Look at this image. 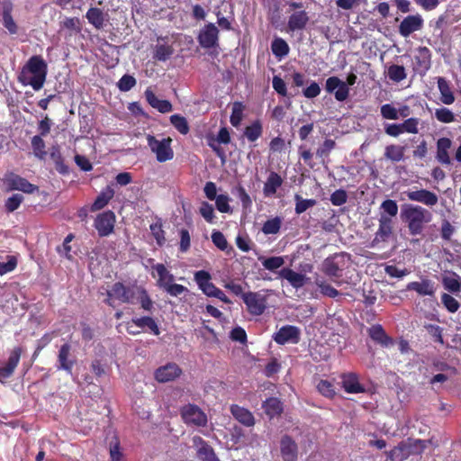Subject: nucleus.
<instances>
[{"label": "nucleus", "mask_w": 461, "mask_h": 461, "mask_svg": "<svg viewBox=\"0 0 461 461\" xmlns=\"http://www.w3.org/2000/svg\"><path fill=\"white\" fill-rule=\"evenodd\" d=\"M131 323L140 329L147 327L154 335L158 336L160 334L159 328L152 317L143 316L140 318H133Z\"/></svg>", "instance_id": "nucleus-39"}, {"label": "nucleus", "mask_w": 461, "mask_h": 461, "mask_svg": "<svg viewBox=\"0 0 461 461\" xmlns=\"http://www.w3.org/2000/svg\"><path fill=\"white\" fill-rule=\"evenodd\" d=\"M262 408L269 418H274L282 413L283 403L277 398L270 397L263 402Z\"/></svg>", "instance_id": "nucleus-36"}, {"label": "nucleus", "mask_w": 461, "mask_h": 461, "mask_svg": "<svg viewBox=\"0 0 461 461\" xmlns=\"http://www.w3.org/2000/svg\"><path fill=\"white\" fill-rule=\"evenodd\" d=\"M48 73V65L40 55L32 56L23 67L18 80L23 86H31L33 90L42 88Z\"/></svg>", "instance_id": "nucleus-1"}, {"label": "nucleus", "mask_w": 461, "mask_h": 461, "mask_svg": "<svg viewBox=\"0 0 461 461\" xmlns=\"http://www.w3.org/2000/svg\"><path fill=\"white\" fill-rule=\"evenodd\" d=\"M387 76L392 81L399 83L406 78L407 74L403 66L393 64L388 68Z\"/></svg>", "instance_id": "nucleus-47"}, {"label": "nucleus", "mask_w": 461, "mask_h": 461, "mask_svg": "<svg viewBox=\"0 0 461 461\" xmlns=\"http://www.w3.org/2000/svg\"><path fill=\"white\" fill-rule=\"evenodd\" d=\"M107 14H105L101 8L91 7L86 14V18L88 23L92 24L96 30H102L104 25Z\"/></svg>", "instance_id": "nucleus-29"}, {"label": "nucleus", "mask_w": 461, "mask_h": 461, "mask_svg": "<svg viewBox=\"0 0 461 461\" xmlns=\"http://www.w3.org/2000/svg\"><path fill=\"white\" fill-rule=\"evenodd\" d=\"M116 217L113 212L105 211L99 213L95 220L94 226L96 229L100 237H106L113 232Z\"/></svg>", "instance_id": "nucleus-11"}, {"label": "nucleus", "mask_w": 461, "mask_h": 461, "mask_svg": "<svg viewBox=\"0 0 461 461\" xmlns=\"http://www.w3.org/2000/svg\"><path fill=\"white\" fill-rule=\"evenodd\" d=\"M61 29H67L68 31L75 32L77 33L81 32V23L80 20L77 17H66L60 23Z\"/></svg>", "instance_id": "nucleus-54"}, {"label": "nucleus", "mask_w": 461, "mask_h": 461, "mask_svg": "<svg viewBox=\"0 0 461 461\" xmlns=\"http://www.w3.org/2000/svg\"><path fill=\"white\" fill-rule=\"evenodd\" d=\"M181 417L186 425L204 427L207 424L206 414L194 404H187L180 410Z\"/></svg>", "instance_id": "nucleus-8"}, {"label": "nucleus", "mask_w": 461, "mask_h": 461, "mask_svg": "<svg viewBox=\"0 0 461 461\" xmlns=\"http://www.w3.org/2000/svg\"><path fill=\"white\" fill-rule=\"evenodd\" d=\"M72 347L69 343L66 342L60 346L56 367L58 370H63L67 374L71 375L74 366L77 363L76 357L71 352Z\"/></svg>", "instance_id": "nucleus-10"}, {"label": "nucleus", "mask_w": 461, "mask_h": 461, "mask_svg": "<svg viewBox=\"0 0 461 461\" xmlns=\"http://www.w3.org/2000/svg\"><path fill=\"white\" fill-rule=\"evenodd\" d=\"M263 133V126L260 120L253 121L249 125L245 127L244 136L249 142H255Z\"/></svg>", "instance_id": "nucleus-37"}, {"label": "nucleus", "mask_w": 461, "mask_h": 461, "mask_svg": "<svg viewBox=\"0 0 461 461\" xmlns=\"http://www.w3.org/2000/svg\"><path fill=\"white\" fill-rule=\"evenodd\" d=\"M432 218V213L421 205L405 203L402 206L401 219L407 224L409 233L412 236L420 235Z\"/></svg>", "instance_id": "nucleus-2"}, {"label": "nucleus", "mask_w": 461, "mask_h": 461, "mask_svg": "<svg viewBox=\"0 0 461 461\" xmlns=\"http://www.w3.org/2000/svg\"><path fill=\"white\" fill-rule=\"evenodd\" d=\"M431 68V51L428 47L420 46L416 49L413 56L412 69L423 77Z\"/></svg>", "instance_id": "nucleus-9"}, {"label": "nucleus", "mask_w": 461, "mask_h": 461, "mask_svg": "<svg viewBox=\"0 0 461 461\" xmlns=\"http://www.w3.org/2000/svg\"><path fill=\"white\" fill-rule=\"evenodd\" d=\"M152 268L157 272L158 277L157 285L160 288H164L168 283H172L174 281V276L167 269L163 264L158 263L154 265Z\"/></svg>", "instance_id": "nucleus-38"}, {"label": "nucleus", "mask_w": 461, "mask_h": 461, "mask_svg": "<svg viewBox=\"0 0 461 461\" xmlns=\"http://www.w3.org/2000/svg\"><path fill=\"white\" fill-rule=\"evenodd\" d=\"M171 124L183 135L189 132L190 127L185 117L180 114H173L170 116Z\"/></svg>", "instance_id": "nucleus-49"}, {"label": "nucleus", "mask_w": 461, "mask_h": 461, "mask_svg": "<svg viewBox=\"0 0 461 461\" xmlns=\"http://www.w3.org/2000/svg\"><path fill=\"white\" fill-rule=\"evenodd\" d=\"M435 118L443 123H450L455 121V115L448 108L442 107L436 109Z\"/></svg>", "instance_id": "nucleus-58"}, {"label": "nucleus", "mask_w": 461, "mask_h": 461, "mask_svg": "<svg viewBox=\"0 0 461 461\" xmlns=\"http://www.w3.org/2000/svg\"><path fill=\"white\" fill-rule=\"evenodd\" d=\"M406 147L401 145L391 144L384 149V158L393 163H397L404 158Z\"/></svg>", "instance_id": "nucleus-35"}, {"label": "nucleus", "mask_w": 461, "mask_h": 461, "mask_svg": "<svg viewBox=\"0 0 461 461\" xmlns=\"http://www.w3.org/2000/svg\"><path fill=\"white\" fill-rule=\"evenodd\" d=\"M346 258L350 256L347 253H336L328 257L321 265V271L330 278L342 276V271L346 267Z\"/></svg>", "instance_id": "nucleus-6"}, {"label": "nucleus", "mask_w": 461, "mask_h": 461, "mask_svg": "<svg viewBox=\"0 0 461 461\" xmlns=\"http://www.w3.org/2000/svg\"><path fill=\"white\" fill-rule=\"evenodd\" d=\"M114 195V190L111 185H107L97 195L95 202L91 205V211L95 212L104 208Z\"/></svg>", "instance_id": "nucleus-32"}, {"label": "nucleus", "mask_w": 461, "mask_h": 461, "mask_svg": "<svg viewBox=\"0 0 461 461\" xmlns=\"http://www.w3.org/2000/svg\"><path fill=\"white\" fill-rule=\"evenodd\" d=\"M12 10L13 5L11 3L5 5L2 13L3 23L11 34H15L17 32V25L13 19Z\"/></svg>", "instance_id": "nucleus-44"}, {"label": "nucleus", "mask_w": 461, "mask_h": 461, "mask_svg": "<svg viewBox=\"0 0 461 461\" xmlns=\"http://www.w3.org/2000/svg\"><path fill=\"white\" fill-rule=\"evenodd\" d=\"M407 290L415 291L419 295L421 296H433L436 292L434 283L428 278L422 279L420 282L413 281L409 283L407 285Z\"/></svg>", "instance_id": "nucleus-25"}, {"label": "nucleus", "mask_w": 461, "mask_h": 461, "mask_svg": "<svg viewBox=\"0 0 461 461\" xmlns=\"http://www.w3.org/2000/svg\"><path fill=\"white\" fill-rule=\"evenodd\" d=\"M23 201V196L20 194H14L5 203V209L7 212H13L17 210Z\"/></svg>", "instance_id": "nucleus-57"}, {"label": "nucleus", "mask_w": 461, "mask_h": 461, "mask_svg": "<svg viewBox=\"0 0 461 461\" xmlns=\"http://www.w3.org/2000/svg\"><path fill=\"white\" fill-rule=\"evenodd\" d=\"M273 339L278 345L297 344L300 340V330L296 326L285 325L274 334Z\"/></svg>", "instance_id": "nucleus-15"}, {"label": "nucleus", "mask_w": 461, "mask_h": 461, "mask_svg": "<svg viewBox=\"0 0 461 461\" xmlns=\"http://www.w3.org/2000/svg\"><path fill=\"white\" fill-rule=\"evenodd\" d=\"M381 210L383 211L381 214H384L387 217H390L391 219L393 217H395L398 213V204L396 201L392 199H386L384 200L380 206Z\"/></svg>", "instance_id": "nucleus-52"}, {"label": "nucleus", "mask_w": 461, "mask_h": 461, "mask_svg": "<svg viewBox=\"0 0 461 461\" xmlns=\"http://www.w3.org/2000/svg\"><path fill=\"white\" fill-rule=\"evenodd\" d=\"M32 147L34 151V154L40 158H42L46 155L45 142L41 136L36 135L32 137Z\"/></svg>", "instance_id": "nucleus-61"}, {"label": "nucleus", "mask_w": 461, "mask_h": 461, "mask_svg": "<svg viewBox=\"0 0 461 461\" xmlns=\"http://www.w3.org/2000/svg\"><path fill=\"white\" fill-rule=\"evenodd\" d=\"M282 226V219L278 216L266 221L262 226V232L266 235L276 234Z\"/></svg>", "instance_id": "nucleus-48"}, {"label": "nucleus", "mask_w": 461, "mask_h": 461, "mask_svg": "<svg viewBox=\"0 0 461 461\" xmlns=\"http://www.w3.org/2000/svg\"><path fill=\"white\" fill-rule=\"evenodd\" d=\"M280 276L286 279L294 288L303 287L305 285L306 276L303 274L297 273L291 268H283Z\"/></svg>", "instance_id": "nucleus-33"}, {"label": "nucleus", "mask_w": 461, "mask_h": 461, "mask_svg": "<svg viewBox=\"0 0 461 461\" xmlns=\"http://www.w3.org/2000/svg\"><path fill=\"white\" fill-rule=\"evenodd\" d=\"M211 279L210 273L205 270H199L194 273V281L198 287L205 295L213 297L219 288L211 282Z\"/></svg>", "instance_id": "nucleus-21"}, {"label": "nucleus", "mask_w": 461, "mask_h": 461, "mask_svg": "<svg viewBox=\"0 0 461 461\" xmlns=\"http://www.w3.org/2000/svg\"><path fill=\"white\" fill-rule=\"evenodd\" d=\"M2 181L5 192L18 190L25 194H32L38 190L37 185L31 184L27 179L14 172L5 173Z\"/></svg>", "instance_id": "nucleus-5"}, {"label": "nucleus", "mask_w": 461, "mask_h": 461, "mask_svg": "<svg viewBox=\"0 0 461 461\" xmlns=\"http://www.w3.org/2000/svg\"><path fill=\"white\" fill-rule=\"evenodd\" d=\"M197 41L203 49H211L218 46L219 30L214 23H207L200 31Z\"/></svg>", "instance_id": "nucleus-12"}, {"label": "nucleus", "mask_w": 461, "mask_h": 461, "mask_svg": "<svg viewBox=\"0 0 461 461\" xmlns=\"http://www.w3.org/2000/svg\"><path fill=\"white\" fill-rule=\"evenodd\" d=\"M315 283L320 292L327 297L335 298L339 294V292L337 289L323 280L317 279Z\"/></svg>", "instance_id": "nucleus-53"}, {"label": "nucleus", "mask_w": 461, "mask_h": 461, "mask_svg": "<svg viewBox=\"0 0 461 461\" xmlns=\"http://www.w3.org/2000/svg\"><path fill=\"white\" fill-rule=\"evenodd\" d=\"M387 458L391 461H403L409 456L408 446L405 442H400L390 451L386 452Z\"/></svg>", "instance_id": "nucleus-42"}, {"label": "nucleus", "mask_w": 461, "mask_h": 461, "mask_svg": "<svg viewBox=\"0 0 461 461\" xmlns=\"http://www.w3.org/2000/svg\"><path fill=\"white\" fill-rule=\"evenodd\" d=\"M316 387L318 392L327 398H333L336 393L334 384L328 380H320Z\"/></svg>", "instance_id": "nucleus-51"}, {"label": "nucleus", "mask_w": 461, "mask_h": 461, "mask_svg": "<svg viewBox=\"0 0 461 461\" xmlns=\"http://www.w3.org/2000/svg\"><path fill=\"white\" fill-rule=\"evenodd\" d=\"M149 228L153 237L157 241V244L158 246H163L166 241V238L165 231L162 228V223L160 221H157L152 223Z\"/></svg>", "instance_id": "nucleus-56"}, {"label": "nucleus", "mask_w": 461, "mask_h": 461, "mask_svg": "<svg viewBox=\"0 0 461 461\" xmlns=\"http://www.w3.org/2000/svg\"><path fill=\"white\" fill-rule=\"evenodd\" d=\"M135 85V77L128 74L123 75L117 83L118 88L122 92L130 91Z\"/></svg>", "instance_id": "nucleus-63"}, {"label": "nucleus", "mask_w": 461, "mask_h": 461, "mask_svg": "<svg viewBox=\"0 0 461 461\" xmlns=\"http://www.w3.org/2000/svg\"><path fill=\"white\" fill-rule=\"evenodd\" d=\"M181 368L176 363H168L155 371V379L159 383H167L180 376Z\"/></svg>", "instance_id": "nucleus-22"}, {"label": "nucleus", "mask_w": 461, "mask_h": 461, "mask_svg": "<svg viewBox=\"0 0 461 461\" xmlns=\"http://www.w3.org/2000/svg\"><path fill=\"white\" fill-rule=\"evenodd\" d=\"M258 259L261 261L263 267L269 271H275L285 264L284 258L279 256L267 258H258Z\"/></svg>", "instance_id": "nucleus-50"}, {"label": "nucleus", "mask_w": 461, "mask_h": 461, "mask_svg": "<svg viewBox=\"0 0 461 461\" xmlns=\"http://www.w3.org/2000/svg\"><path fill=\"white\" fill-rule=\"evenodd\" d=\"M367 332L371 339L382 348H390L394 344L393 339L387 335L384 329L380 324L372 325Z\"/></svg>", "instance_id": "nucleus-23"}, {"label": "nucleus", "mask_w": 461, "mask_h": 461, "mask_svg": "<svg viewBox=\"0 0 461 461\" xmlns=\"http://www.w3.org/2000/svg\"><path fill=\"white\" fill-rule=\"evenodd\" d=\"M378 221L379 227L371 241V248H376L381 242H386L393 234V219L381 214Z\"/></svg>", "instance_id": "nucleus-13"}, {"label": "nucleus", "mask_w": 461, "mask_h": 461, "mask_svg": "<svg viewBox=\"0 0 461 461\" xmlns=\"http://www.w3.org/2000/svg\"><path fill=\"white\" fill-rule=\"evenodd\" d=\"M230 412L233 417L242 425L252 427L255 424V418L250 411L238 404L230 406Z\"/></svg>", "instance_id": "nucleus-27"}, {"label": "nucleus", "mask_w": 461, "mask_h": 461, "mask_svg": "<svg viewBox=\"0 0 461 461\" xmlns=\"http://www.w3.org/2000/svg\"><path fill=\"white\" fill-rule=\"evenodd\" d=\"M107 296H114V299L123 303H133L135 292L132 286L125 285L122 282L113 285L111 290L106 292Z\"/></svg>", "instance_id": "nucleus-16"}, {"label": "nucleus", "mask_w": 461, "mask_h": 461, "mask_svg": "<svg viewBox=\"0 0 461 461\" xmlns=\"http://www.w3.org/2000/svg\"><path fill=\"white\" fill-rule=\"evenodd\" d=\"M248 312L254 316L262 315L267 307V298L260 292H247L242 294Z\"/></svg>", "instance_id": "nucleus-7"}, {"label": "nucleus", "mask_w": 461, "mask_h": 461, "mask_svg": "<svg viewBox=\"0 0 461 461\" xmlns=\"http://www.w3.org/2000/svg\"><path fill=\"white\" fill-rule=\"evenodd\" d=\"M23 352L22 347H15L10 353L5 366H0V382L11 377L19 365L21 356Z\"/></svg>", "instance_id": "nucleus-17"}, {"label": "nucleus", "mask_w": 461, "mask_h": 461, "mask_svg": "<svg viewBox=\"0 0 461 461\" xmlns=\"http://www.w3.org/2000/svg\"><path fill=\"white\" fill-rule=\"evenodd\" d=\"M194 447L196 448V456L201 461H221L216 456L213 448L200 436H194L192 438Z\"/></svg>", "instance_id": "nucleus-18"}, {"label": "nucleus", "mask_w": 461, "mask_h": 461, "mask_svg": "<svg viewBox=\"0 0 461 461\" xmlns=\"http://www.w3.org/2000/svg\"><path fill=\"white\" fill-rule=\"evenodd\" d=\"M381 116L385 120H398V111L391 104H383L380 108Z\"/></svg>", "instance_id": "nucleus-62"}, {"label": "nucleus", "mask_w": 461, "mask_h": 461, "mask_svg": "<svg viewBox=\"0 0 461 461\" xmlns=\"http://www.w3.org/2000/svg\"><path fill=\"white\" fill-rule=\"evenodd\" d=\"M330 203L334 206H341L348 201V194L344 189H338L330 194Z\"/></svg>", "instance_id": "nucleus-64"}, {"label": "nucleus", "mask_w": 461, "mask_h": 461, "mask_svg": "<svg viewBox=\"0 0 461 461\" xmlns=\"http://www.w3.org/2000/svg\"><path fill=\"white\" fill-rule=\"evenodd\" d=\"M174 53V49L168 44H158L155 47L153 59L158 61L167 60Z\"/></svg>", "instance_id": "nucleus-46"}, {"label": "nucleus", "mask_w": 461, "mask_h": 461, "mask_svg": "<svg viewBox=\"0 0 461 461\" xmlns=\"http://www.w3.org/2000/svg\"><path fill=\"white\" fill-rule=\"evenodd\" d=\"M437 82L441 95V102L445 104H452L455 102V95L451 91L448 81L444 77H438Z\"/></svg>", "instance_id": "nucleus-34"}, {"label": "nucleus", "mask_w": 461, "mask_h": 461, "mask_svg": "<svg viewBox=\"0 0 461 461\" xmlns=\"http://www.w3.org/2000/svg\"><path fill=\"white\" fill-rule=\"evenodd\" d=\"M295 212L301 214L308 210L310 207L315 205L316 201L314 199H303L299 194H295Z\"/></svg>", "instance_id": "nucleus-55"}, {"label": "nucleus", "mask_w": 461, "mask_h": 461, "mask_svg": "<svg viewBox=\"0 0 461 461\" xmlns=\"http://www.w3.org/2000/svg\"><path fill=\"white\" fill-rule=\"evenodd\" d=\"M442 284L449 293L458 294L461 292V280L455 272H452L450 276H443Z\"/></svg>", "instance_id": "nucleus-43"}, {"label": "nucleus", "mask_w": 461, "mask_h": 461, "mask_svg": "<svg viewBox=\"0 0 461 461\" xmlns=\"http://www.w3.org/2000/svg\"><path fill=\"white\" fill-rule=\"evenodd\" d=\"M419 124H420V119L416 117H411L407 118L406 120L402 122V127L403 130V133H412L416 134L419 132Z\"/></svg>", "instance_id": "nucleus-60"}, {"label": "nucleus", "mask_w": 461, "mask_h": 461, "mask_svg": "<svg viewBox=\"0 0 461 461\" xmlns=\"http://www.w3.org/2000/svg\"><path fill=\"white\" fill-rule=\"evenodd\" d=\"M342 386L348 393H359L365 392V387L360 384L358 376L354 373L342 375Z\"/></svg>", "instance_id": "nucleus-30"}, {"label": "nucleus", "mask_w": 461, "mask_h": 461, "mask_svg": "<svg viewBox=\"0 0 461 461\" xmlns=\"http://www.w3.org/2000/svg\"><path fill=\"white\" fill-rule=\"evenodd\" d=\"M308 22L309 16L305 11H296L289 16L287 29L289 32L303 31Z\"/></svg>", "instance_id": "nucleus-26"}, {"label": "nucleus", "mask_w": 461, "mask_h": 461, "mask_svg": "<svg viewBox=\"0 0 461 461\" xmlns=\"http://www.w3.org/2000/svg\"><path fill=\"white\" fill-rule=\"evenodd\" d=\"M147 143L150 150L155 153L158 162H166L174 158V150L171 148L172 139L170 137L158 140L153 135H147Z\"/></svg>", "instance_id": "nucleus-4"}, {"label": "nucleus", "mask_w": 461, "mask_h": 461, "mask_svg": "<svg viewBox=\"0 0 461 461\" xmlns=\"http://www.w3.org/2000/svg\"><path fill=\"white\" fill-rule=\"evenodd\" d=\"M145 98L147 103L161 113H167L173 110V105L168 100H160L155 93L149 88L145 90Z\"/></svg>", "instance_id": "nucleus-24"}, {"label": "nucleus", "mask_w": 461, "mask_h": 461, "mask_svg": "<svg viewBox=\"0 0 461 461\" xmlns=\"http://www.w3.org/2000/svg\"><path fill=\"white\" fill-rule=\"evenodd\" d=\"M423 26V19L420 14L406 16L399 25V33L406 38Z\"/></svg>", "instance_id": "nucleus-20"}, {"label": "nucleus", "mask_w": 461, "mask_h": 461, "mask_svg": "<svg viewBox=\"0 0 461 461\" xmlns=\"http://www.w3.org/2000/svg\"><path fill=\"white\" fill-rule=\"evenodd\" d=\"M280 454L283 461H297L298 446L288 435L282 437L280 440Z\"/></svg>", "instance_id": "nucleus-19"}, {"label": "nucleus", "mask_w": 461, "mask_h": 461, "mask_svg": "<svg viewBox=\"0 0 461 461\" xmlns=\"http://www.w3.org/2000/svg\"><path fill=\"white\" fill-rule=\"evenodd\" d=\"M272 53L279 59L287 56L290 50L289 45L282 38H276L271 43Z\"/></svg>", "instance_id": "nucleus-45"}, {"label": "nucleus", "mask_w": 461, "mask_h": 461, "mask_svg": "<svg viewBox=\"0 0 461 461\" xmlns=\"http://www.w3.org/2000/svg\"><path fill=\"white\" fill-rule=\"evenodd\" d=\"M441 302H442L443 305L445 306V308L449 312H452V313L457 312V310L460 307L458 301L448 294H443L441 295Z\"/></svg>", "instance_id": "nucleus-59"}, {"label": "nucleus", "mask_w": 461, "mask_h": 461, "mask_svg": "<svg viewBox=\"0 0 461 461\" xmlns=\"http://www.w3.org/2000/svg\"><path fill=\"white\" fill-rule=\"evenodd\" d=\"M283 178L281 176L271 171L264 184L263 193L266 197H271L276 194L277 189L283 185Z\"/></svg>", "instance_id": "nucleus-28"}, {"label": "nucleus", "mask_w": 461, "mask_h": 461, "mask_svg": "<svg viewBox=\"0 0 461 461\" xmlns=\"http://www.w3.org/2000/svg\"><path fill=\"white\" fill-rule=\"evenodd\" d=\"M357 76L353 73L347 77V83L340 80L338 77H330L326 80L325 89L328 93H334L335 99L339 102L345 101L349 95L348 86H353L356 83Z\"/></svg>", "instance_id": "nucleus-3"}, {"label": "nucleus", "mask_w": 461, "mask_h": 461, "mask_svg": "<svg viewBox=\"0 0 461 461\" xmlns=\"http://www.w3.org/2000/svg\"><path fill=\"white\" fill-rule=\"evenodd\" d=\"M405 194L410 201L420 203L429 208L434 207L438 203V194L428 189L409 190Z\"/></svg>", "instance_id": "nucleus-14"}, {"label": "nucleus", "mask_w": 461, "mask_h": 461, "mask_svg": "<svg viewBox=\"0 0 461 461\" xmlns=\"http://www.w3.org/2000/svg\"><path fill=\"white\" fill-rule=\"evenodd\" d=\"M50 159L55 164L56 170L60 174L68 173V167L65 164L59 146H52L50 154Z\"/></svg>", "instance_id": "nucleus-40"}, {"label": "nucleus", "mask_w": 461, "mask_h": 461, "mask_svg": "<svg viewBox=\"0 0 461 461\" xmlns=\"http://www.w3.org/2000/svg\"><path fill=\"white\" fill-rule=\"evenodd\" d=\"M451 140L448 138H440L437 141V160L443 165H449L451 163L448 149L451 147Z\"/></svg>", "instance_id": "nucleus-31"}, {"label": "nucleus", "mask_w": 461, "mask_h": 461, "mask_svg": "<svg viewBox=\"0 0 461 461\" xmlns=\"http://www.w3.org/2000/svg\"><path fill=\"white\" fill-rule=\"evenodd\" d=\"M336 141L332 139H326L323 143L316 149V157L321 158V164L325 165L328 163L330 152L336 148Z\"/></svg>", "instance_id": "nucleus-41"}]
</instances>
